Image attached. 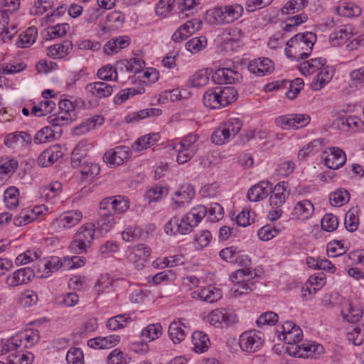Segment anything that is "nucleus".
Segmentation results:
<instances>
[{"label":"nucleus","mask_w":364,"mask_h":364,"mask_svg":"<svg viewBox=\"0 0 364 364\" xmlns=\"http://www.w3.org/2000/svg\"><path fill=\"white\" fill-rule=\"evenodd\" d=\"M316 41V36L312 32L296 34L287 43L288 48H285V53L289 58L299 59L307 58Z\"/></svg>","instance_id":"nucleus-1"},{"label":"nucleus","mask_w":364,"mask_h":364,"mask_svg":"<svg viewBox=\"0 0 364 364\" xmlns=\"http://www.w3.org/2000/svg\"><path fill=\"white\" fill-rule=\"evenodd\" d=\"M243 11V7L237 4L216 6L207 11L206 18L212 23H230L240 18Z\"/></svg>","instance_id":"nucleus-2"},{"label":"nucleus","mask_w":364,"mask_h":364,"mask_svg":"<svg viewBox=\"0 0 364 364\" xmlns=\"http://www.w3.org/2000/svg\"><path fill=\"white\" fill-rule=\"evenodd\" d=\"M242 122L237 118H232L221 124L212 134L211 140L216 145L228 142L241 130Z\"/></svg>","instance_id":"nucleus-3"},{"label":"nucleus","mask_w":364,"mask_h":364,"mask_svg":"<svg viewBox=\"0 0 364 364\" xmlns=\"http://www.w3.org/2000/svg\"><path fill=\"white\" fill-rule=\"evenodd\" d=\"M207 208L203 205H198L191 208L176 225V232L181 235H187L191 232L201 220L207 215Z\"/></svg>","instance_id":"nucleus-4"},{"label":"nucleus","mask_w":364,"mask_h":364,"mask_svg":"<svg viewBox=\"0 0 364 364\" xmlns=\"http://www.w3.org/2000/svg\"><path fill=\"white\" fill-rule=\"evenodd\" d=\"M264 340L262 333L256 331H249L241 334L239 344L241 349L249 353L258 350L262 346Z\"/></svg>","instance_id":"nucleus-5"},{"label":"nucleus","mask_w":364,"mask_h":364,"mask_svg":"<svg viewBox=\"0 0 364 364\" xmlns=\"http://www.w3.org/2000/svg\"><path fill=\"white\" fill-rule=\"evenodd\" d=\"M128 208V203L122 198H105L100 203L99 215L121 214Z\"/></svg>","instance_id":"nucleus-6"},{"label":"nucleus","mask_w":364,"mask_h":364,"mask_svg":"<svg viewBox=\"0 0 364 364\" xmlns=\"http://www.w3.org/2000/svg\"><path fill=\"white\" fill-rule=\"evenodd\" d=\"M212 80L219 85L239 83L242 80V75L235 68H221L212 74Z\"/></svg>","instance_id":"nucleus-7"},{"label":"nucleus","mask_w":364,"mask_h":364,"mask_svg":"<svg viewBox=\"0 0 364 364\" xmlns=\"http://www.w3.org/2000/svg\"><path fill=\"white\" fill-rule=\"evenodd\" d=\"M310 117L304 114L283 115L277 118L275 122L277 126L282 129H299L309 124Z\"/></svg>","instance_id":"nucleus-8"},{"label":"nucleus","mask_w":364,"mask_h":364,"mask_svg":"<svg viewBox=\"0 0 364 364\" xmlns=\"http://www.w3.org/2000/svg\"><path fill=\"white\" fill-rule=\"evenodd\" d=\"M208 321L211 325L218 326L224 324L226 326L237 322V316L226 309H217L213 310L208 315Z\"/></svg>","instance_id":"nucleus-9"},{"label":"nucleus","mask_w":364,"mask_h":364,"mask_svg":"<svg viewBox=\"0 0 364 364\" xmlns=\"http://www.w3.org/2000/svg\"><path fill=\"white\" fill-rule=\"evenodd\" d=\"M131 151L127 146H117L113 150L107 151L103 156L104 161L109 165L119 166L128 160Z\"/></svg>","instance_id":"nucleus-10"},{"label":"nucleus","mask_w":364,"mask_h":364,"mask_svg":"<svg viewBox=\"0 0 364 364\" xmlns=\"http://www.w3.org/2000/svg\"><path fill=\"white\" fill-rule=\"evenodd\" d=\"M34 276V270L30 267L21 268L7 277L6 282L9 287H17L29 283Z\"/></svg>","instance_id":"nucleus-11"},{"label":"nucleus","mask_w":364,"mask_h":364,"mask_svg":"<svg viewBox=\"0 0 364 364\" xmlns=\"http://www.w3.org/2000/svg\"><path fill=\"white\" fill-rule=\"evenodd\" d=\"M272 189V185L269 181H261L248 190L247 198L252 202L262 200L268 196Z\"/></svg>","instance_id":"nucleus-12"},{"label":"nucleus","mask_w":364,"mask_h":364,"mask_svg":"<svg viewBox=\"0 0 364 364\" xmlns=\"http://www.w3.org/2000/svg\"><path fill=\"white\" fill-rule=\"evenodd\" d=\"M124 15L121 12L114 11L109 13L106 16L105 24L100 23L102 33H107L110 31L120 28L124 22Z\"/></svg>","instance_id":"nucleus-13"},{"label":"nucleus","mask_w":364,"mask_h":364,"mask_svg":"<svg viewBox=\"0 0 364 364\" xmlns=\"http://www.w3.org/2000/svg\"><path fill=\"white\" fill-rule=\"evenodd\" d=\"M191 295L193 299H201L208 303L215 302L222 297L221 291L214 287L196 290L191 293Z\"/></svg>","instance_id":"nucleus-14"},{"label":"nucleus","mask_w":364,"mask_h":364,"mask_svg":"<svg viewBox=\"0 0 364 364\" xmlns=\"http://www.w3.org/2000/svg\"><path fill=\"white\" fill-rule=\"evenodd\" d=\"M346 161L344 151L339 148L330 149V153L324 158L325 165L331 169H338L342 166Z\"/></svg>","instance_id":"nucleus-15"},{"label":"nucleus","mask_w":364,"mask_h":364,"mask_svg":"<svg viewBox=\"0 0 364 364\" xmlns=\"http://www.w3.org/2000/svg\"><path fill=\"white\" fill-rule=\"evenodd\" d=\"M63 156L59 146H53L43 151L37 159V163L42 167H48Z\"/></svg>","instance_id":"nucleus-16"},{"label":"nucleus","mask_w":364,"mask_h":364,"mask_svg":"<svg viewBox=\"0 0 364 364\" xmlns=\"http://www.w3.org/2000/svg\"><path fill=\"white\" fill-rule=\"evenodd\" d=\"M85 90L96 97L102 98L111 95L113 87L105 82H95L87 84Z\"/></svg>","instance_id":"nucleus-17"},{"label":"nucleus","mask_w":364,"mask_h":364,"mask_svg":"<svg viewBox=\"0 0 364 364\" xmlns=\"http://www.w3.org/2000/svg\"><path fill=\"white\" fill-rule=\"evenodd\" d=\"M119 336L111 335L106 337H96L87 341V346L95 349L110 348L119 342Z\"/></svg>","instance_id":"nucleus-18"},{"label":"nucleus","mask_w":364,"mask_h":364,"mask_svg":"<svg viewBox=\"0 0 364 364\" xmlns=\"http://www.w3.org/2000/svg\"><path fill=\"white\" fill-rule=\"evenodd\" d=\"M287 183L284 181L280 182L277 183L273 188L272 189V195L269 198L270 205L272 208H280L282 204L285 202L286 200V188Z\"/></svg>","instance_id":"nucleus-19"},{"label":"nucleus","mask_w":364,"mask_h":364,"mask_svg":"<svg viewBox=\"0 0 364 364\" xmlns=\"http://www.w3.org/2000/svg\"><path fill=\"white\" fill-rule=\"evenodd\" d=\"M326 63L325 58H315L300 63L299 70L303 75L307 76L322 68Z\"/></svg>","instance_id":"nucleus-20"},{"label":"nucleus","mask_w":364,"mask_h":364,"mask_svg":"<svg viewBox=\"0 0 364 364\" xmlns=\"http://www.w3.org/2000/svg\"><path fill=\"white\" fill-rule=\"evenodd\" d=\"M104 122L103 117L100 115L89 118L85 122H82L79 126L75 127L73 130V135H82L89 131L94 129L97 126H100Z\"/></svg>","instance_id":"nucleus-21"},{"label":"nucleus","mask_w":364,"mask_h":364,"mask_svg":"<svg viewBox=\"0 0 364 364\" xmlns=\"http://www.w3.org/2000/svg\"><path fill=\"white\" fill-rule=\"evenodd\" d=\"M314 210V205L311 201L303 200L295 205L293 215L299 219L306 220L312 215Z\"/></svg>","instance_id":"nucleus-22"},{"label":"nucleus","mask_w":364,"mask_h":364,"mask_svg":"<svg viewBox=\"0 0 364 364\" xmlns=\"http://www.w3.org/2000/svg\"><path fill=\"white\" fill-rule=\"evenodd\" d=\"M129 44V38L123 36L112 38L104 46V52L107 55L117 53L119 50L126 48Z\"/></svg>","instance_id":"nucleus-23"},{"label":"nucleus","mask_w":364,"mask_h":364,"mask_svg":"<svg viewBox=\"0 0 364 364\" xmlns=\"http://www.w3.org/2000/svg\"><path fill=\"white\" fill-rule=\"evenodd\" d=\"M72 47L73 44L70 41L55 44L47 48V55L53 58H62L68 54Z\"/></svg>","instance_id":"nucleus-24"},{"label":"nucleus","mask_w":364,"mask_h":364,"mask_svg":"<svg viewBox=\"0 0 364 364\" xmlns=\"http://www.w3.org/2000/svg\"><path fill=\"white\" fill-rule=\"evenodd\" d=\"M36 36L37 29L33 26L29 27L18 36L16 44L19 48H28L36 41Z\"/></svg>","instance_id":"nucleus-25"},{"label":"nucleus","mask_w":364,"mask_h":364,"mask_svg":"<svg viewBox=\"0 0 364 364\" xmlns=\"http://www.w3.org/2000/svg\"><path fill=\"white\" fill-rule=\"evenodd\" d=\"M320 72L317 74L316 78L311 83V88L313 90H320L325 85H326L332 78V73L329 71L328 66L323 67L320 69Z\"/></svg>","instance_id":"nucleus-26"},{"label":"nucleus","mask_w":364,"mask_h":364,"mask_svg":"<svg viewBox=\"0 0 364 364\" xmlns=\"http://www.w3.org/2000/svg\"><path fill=\"white\" fill-rule=\"evenodd\" d=\"M192 343L197 353H203L208 350L210 340L208 336L202 331H195L192 335Z\"/></svg>","instance_id":"nucleus-27"},{"label":"nucleus","mask_w":364,"mask_h":364,"mask_svg":"<svg viewBox=\"0 0 364 364\" xmlns=\"http://www.w3.org/2000/svg\"><path fill=\"white\" fill-rule=\"evenodd\" d=\"M218 90L222 102V107L230 105L237 99V90L233 87L228 86L223 88H218Z\"/></svg>","instance_id":"nucleus-28"},{"label":"nucleus","mask_w":364,"mask_h":364,"mask_svg":"<svg viewBox=\"0 0 364 364\" xmlns=\"http://www.w3.org/2000/svg\"><path fill=\"white\" fill-rule=\"evenodd\" d=\"M203 102L205 107L210 109L221 108L222 102L219 96L218 88L215 90H208L207 92H205L203 95Z\"/></svg>","instance_id":"nucleus-29"},{"label":"nucleus","mask_w":364,"mask_h":364,"mask_svg":"<svg viewBox=\"0 0 364 364\" xmlns=\"http://www.w3.org/2000/svg\"><path fill=\"white\" fill-rule=\"evenodd\" d=\"M256 275L250 268H242L232 272L230 276V279L235 284L240 282H250Z\"/></svg>","instance_id":"nucleus-30"},{"label":"nucleus","mask_w":364,"mask_h":364,"mask_svg":"<svg viewBox=\"0 0 364 364\" xmlns=\"http://www.w3.org/2000/svg\"><path fill=\"white\" fill-rule=\"evenodd\" d=\"M55 103L52 100H43L31 109V114L36 117L45 116L52 112L55 108Z\"/></svg>","instance_id":"nucleus-31"},{"label":"nucleus","mask_w":364,"mask_h":364,"mask_svg":"<svg viewBox=\"0 0 364 364\" xmlns=\"http://www.w3.org/2000/svg\"><path fill=\"white\" fill-rule=\"evenodd\" d=\"M132 321V318L126 314H119L109 318L106 326L109 329L116 331L126 327L127 324Z\"/></svg>","instance_id":"nucleus-32"},{"label":"nucleus","mask_w":364,"mask_h":364,"mask_svg":"<svg viewBox=\"0 0 364 364\" xmlns=\"http://www.w3.org/2000/svg\"><path fill=\"white\" fill-rule=\"evenodd\" d=\"M211 70L208 69L200 70L193 75L189 82L195 87L204 86L208 82Z\"/></svg>","instance_id":"nucleus-33"},{"label":"nucleus","mask_w":364,"mask_h":364,"mask_svg":"<svg viewBox=\"0 0 364 364\" xmlns=\"http://www.w3.org/2000/svg\"><path fill=\"white\" fill-rule=\"evenodd\" d=\"M95 235V225L92 223H86L77 232L75 237L81 239V240L85 242L87 244H91L94 239Z\"/></svg>","instance_id":"nucleus-34"},{"label":"nucleus","mask_w":364,"mask_h":364,"mask_svg":"<svg viewBox=\"0 0 364 364\" xmlns=\"http://www.w3.org/2000/svg\"><path fill=\"white\" fill-rule=\"evenodd\" d=\"M100 168L98 164L84 162L80 166V173L83 180H91L100 173Z\"/></svg>","instance_id":"nucleus-35"},{"label":"nucleus","mask_w":364,"mask_h":364,"mask_svg":"<svg viewBox=\"0 0 364 364\" xmlns=\"http://www.w3.org/2000/svg\"><path fill=\"white\" fill-rule=\"evenodd\" d=\"M255 289V282H252V280L246 282H240V284H235L232 288V294L235 298H239L242 295L251 293Z\"/></svg>","instance_id":"nucleus-36"},{"label":"nucleus","mask_w":364,"mask_h":364,"mask_svg":"<svg viewBox=\"0 0 364 364\" xmlns=\"http://www.w3.org/2000/svg\"><path fill=\"white\" fill-rule=\"evenodd\" d=\"M195 191L193 188L189 185L181 186L180 189L175 192V196L181 197V199L176 201L177 204L188 203L193 198Z\"/></svg>","instance_id":"nucleus-37"},{"label":"nucleus","mask_w":364,"mask_h":364,"mask_svg":"<svg viewBox=\"0 0 364 364\" xmlns=\"http://www.w3.org/2000/svg\"><path fill=\"white\" fill-rule=\"evenodd\" d=\"M337 13L346 17L358 16L361 14V9L353 3H345L343 6L336 8Z\"/></svg>","instance_id":"nucleus-38"},{"label":"nucleus","mask_w":364,"mask_h":364,"mask_svg":"<svg viewBox=\"0 0 364 364\" xmlns=\"http://www.w3.org/2000/svg\"><path fill=\"white\" fill-rule=\"evenodd\" d=\"M342 314L348 322L355 323L362 317L363 311L354 306L352 303H348L346 308L342 311Z\"/></svg>","instance_id":"nucleus-39"},{"label":"nucleus","mask_w":364,"mask_h":364,"mask_svg":"<svg viewBox=\"0 0 364 364\" xmlns=\"http://www.w3.org/2000/svg\"><path fill=\"white\" fill-rule=\"evenodd\" d=\"M161 334L162 326L159 323L148 325L141 333V336L146 338L148 341L159 338Z\"/></svg>","instance_id":"nucleus-40"},{"label":"nucleus","mask_w":364,"mask_h":364,"mask_svg":"<svg viewBox=\"0 0 364 364\" xmlns=\"http://www.w3.org/2000/svg\"><path fill=\"white\" fill-rule=\"evenodd\" d=\"M168 331L170 338L174 343H179L185 339V331L176 321H173L169 325Z\"/></svg>","instance_id":"nucleus-41"},{"label":"nucleus","mask_w":364,"mask_h":364,"mask_svg":"<svg viewBox=\"0 0 364 364\" xmlns=\"http://www.w3.org/2000/svg\"><path fill=\"white\" fill-rule=\"evenodd\" d=\"M309 3V0H290L282 9L283 14H294L304 9Z\"/></svg>","instance_id":"nucleus-42"},{"label":"nucleus","mask_w":364,"mask_h":364,"mask_svg":"<svg viewBox=\"0 0 364 364\" xmlns=\"http://www.w3.org/2000/svg\"><path fill=\"white\" fill-rule=\"evenodd\" d=\"M351 32L349 31L346 27L341 28L330 34L329 38L333 46H337L346 42Z\"/></svg>","instance_id":"nucleus-43"},{"label":"nucleus","mask_w":364,"mask_h":364,"mask_svg":"<svg viewBox=\"0 0 364 364\" xmlns=\"http://www.w3.org/2000/svg\"><path fill=\"white\" fill-rule=\"evenodd\" d=\"M55 300L57 304L59 306L72 307L78 303L79 296L75 292H68L59 295L58 297H56Z\"/></svg>","instance_id":"nucleus-44"},{"label":"nucleus","mask_w":364,"mask_h":364,"mask_svg":"<svg viewBox=\"0 0 364 364\" xmlns=\"http://www.w3.org/2000/svg\"><path fill=\"white\" fill-rule=\"evenodd\" d=\"M41 256V252L38 250H28L23 254L19 255L15 260L17 265L25 264L38 259Z\"/></svg>","instance_id":"nucleus-45"},{"label":"nucleus","mask_w":364,"mask_h":364,"mask_svg":"<svg viewBox=\"0 0 364 364\" xmlns=\"http://www.w3.org/2000/svg\"><path fill=\"white\" fill-rule=\"evenodd\" d=\"M97 77L103 80H114L118 78L117 69L111 65H106L97 71Z\"/></svg>","instance_id":"nucleus-46"},{"label":"nucleus","mask_w":364,"mask_h":364,"mask_svg":"<svg viewBox=\"0 0 364 364\" xmlns=\"http://www.w3.org/2000/svg\"><path fill=\"white\" fill-rule=\"evenodd\" d=\"M348 199L349 193L346 190H337L329 196V200L334 206H341Z\"/></svg>","instance_id":"nucleus-47"},{"label":"nucleus","mask_w":364,"mask_h":364,"mask_svg":"<svg viewBox=\"0 0 364 364\" xmlns=\"http://www.w3.org/2000/svg\"><path fill=\"white\" fill-rule=\"evenodd\" d=\"M18 190L17 188L11 186L8 188L4 192V200L8 208H15L18 205Z\"/></svg>","instance_id":"nucleus-48"},{"label":"nucleus","mask_w":364,"mask_h":364,"mask_svg":"<svg viewBox=\"0 0 364 364\" xmlns=\"http://www.w3.org/2000/svg\"><path fill=\"white\" fill-rule=\"evenodd\" d=\"M54 136V131L49 127H45L39 130L33 138V141L37 144L46 143Z\"/></svg>","instance_id":"nucleus-49"},{"label":"nucleus","mask_w":364,"mask_h":364,"mask_svg":"<svg viewBox=\"0 0 364 364\" xmlns=\"http://www.w3.org/2000/svg\"><path fill=\"white\" fill-rule=\"evenodd\" d=\"M174 149L178 151L177 162L179 164H183L190 161L196 154L197 149L192 148L191 149H181L178 146H175Z\"/></svg>","instance_id":"nucleus-50"},{"label":"nucleus","mask_w":364,"mask_h":364,"mask_svg":"<svg viewBox=\"0 0 364 364\" xmlns=\"http://www.w3.org/2000/svg\"><path fill=\"white\" fill-rule=\"evenodd\" d=\"M338 225V221L332 214H326L321 220V228L326 232H333Z\"/></svg>","instance_id":"nucleus-51"},{"label":"nucleus","mask_w":364,"mask_h":364,"mask_svg":"<svg viewBox=\"0 0 364 364\" xmlns=\"http://www.w3.org/2000/svg\"><path fill=\"white\" fill-rule=\"evenodd\" d=\"M82 217V213L79 210L69 212L61 220L63 226L64 228L74 226L80 221Z\"/></svg>","instance_id":"nucleus-52"},{"label":"nucleus","mask_w":364,"mask_h":364,"mask_svg":"<svg viewBox=\"0 0 364 364\" xmlns=\"http://www.w3.org/2000/svg\"><path fill=\"white\" fill-rule=\"evenodd\" d=\"M278 321V315L274 311L262 314L257 320V324L261 327L264 325H274Z\"/></svg>","instance_id":"nucleus-53"},{"label":"nucleus","mask_w":364,"mask_h":364,"mask_svg":"<svg viewBox=\"0 0 364 364\" xmlns=\"http://www.w3.org/2000/svg\"><path fill=\"white\" fill-rule=\"evenodd\" d=\"M175 0H160L156 6V14L165 17L173 9Z\"/></svg>","instance_id":"nucleus-54"},{"label":"nucleus","mask_w":364,"mask_h":364,"mask_svg":"<svg viewBox=\"0 0 364 364\" xmlns=\"http://www.w3.org/2000/svg\"><path fill=\"white\" fill-rule=\"evenodd\" d=\"M348 339L355 346H359L364 341V325L356 326L347 334Z\"/></svg>","instance_id":"nucleus-55"},{"label":"nucleus","mask_w":364,"mask_h":364,"mask_svg":"<svg viewBox=\"0 0 364 364\" xmlns=\"http://www.w3.org/2000/svg\"><path fill=\"white\" fill-rule=\"evenodd\" d=\"M83 353L77 348L70 349L66 355L68 364H83Z\"/></svg>","instance_id":"nucleus-56"},{"label":"nucleus","mask_w":364,"mask_h":364,"mask_svg":"<svg viewBox=\"0 0 364 364\" xmlns=\"http://www.w3.org/2000/svg\"><path fill=\"white\" fill-rule=\"evenodd\" d=\"M69 29L70 26L68 23H58L55 26L48 27V33L50 38H60L65 35Z\"/></svg>","instance_id":"nucleus-57"},{"label":"nucleus","mask_w":364,"mask_h":364,"mask_svg":"<svg viewBox=\"0 0 364 364\" xmlns=\"http://www.w3.org/2000/svg\"><path fill=\"white\" fill-rule=\"evenodd\" d=\"M52 0H38L34 3L31 9L32 15H42L51 8Z\"/></svg>","instance_id":"nucleus-58"},{"label":"nucleus","mask_w":364,"mask_h":364,"mask_svg":"<svg viewBox=\"0 0 364 364\" xmlns=\"http://www.w3.org/2000/svg\"><path fill=\"white\" fill-rule=\"evenodd\" d=\"M304 85V82L301 78H296L291 81L289 84V90L287 92L288 98L290 100L294 99Z\"/></svg>","instance_id":"nucleus-59"},{"label":"nucleus","mask_w":364,"mask_h":364,"mask_svg":"<svg viewBox=\"0 0 364 364\" xmlns=\"http://www.w3.org/2000/svg\"><path fill=\"white\" fill-rule=\"evenodd\" d=\"M206 44L205 38H193L186 43V49L192 53H198Z\"/></svg>","instance_id":"nucleus-60"},{"label":"nucleus","mask_w":364,"mask_h":364,"mask_svg":"<svg viewBox=\"0 0 364 364\" xmlns=\"http://www.w3.org/2000/svg\"><path fill=\"white\" fill-rule=\"evenodd\" d=\"M279 232V230L272 227L270 225H264L258 231V237L263 241H267L275 237Z\"/></svg>","instance_id":"nucleus-61"},{"label":"nucleus","mask_w":364,"mask_h":364,"mask_svg":"<svg viewBox=\"0 0 364 364\" xmlns=\"http://www.w3.org/2000/svg\"><path fill=\"white\" fill-rule=\"evenodd\" d=\"M114 215H99L97 225L101 228L102 230L108 232L115 224Z\"/></svg>","instance_id":"nucleus-62"},{"label":"nucleus","mask_w":364,"mask_h":364,"mask_svg":"<svg viewBox=\"0 0 364 364\" xmlns=\"http://www.w3.org/2000/svg\"><path fill=\"white\" fill-rule=\"evenodd\" d=\"M11 358H9L7 360L8 364H29L32 361L33 355L29 357L24 353L19 352L12 353Z\"/></svg>","instance_id":"nucleus-63"},{"label":"nucleus","mask_w":364,"mask_h":364,"mask_svg":"<svg viewBox=\"0 0 364 364\" xmlns=\"http://www.w3.org/2000/svg\"><path fill=\"white\" fill-rule=\"evenodd\" d=\"M126 359L124 353L120 350L116 348L113 350L107 358V364H125Z\"/></svg>","instance_id":"nucleus-64"}]
</instances>
